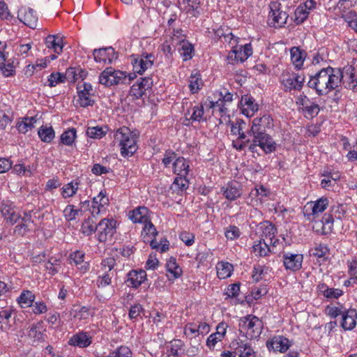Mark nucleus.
<instances>
[{
  "instance_id": "nucleus-27",
  "label": "nucleus",
  "mask_w": 357,
  "mask_h": 357,
  "mask_svg": "<svg viewBox=\"0 0 357 357\" xmlns=\"http://www.w3.org/2000/svg\"><path fill=\"white\" fill-rule=\"evenodd\" d=\"M190 171V161L183 156H178L173 164V173L177 176H188Z\"/></svg>"
},
{
  "instance_id": "nucleus-12",
  "label": "nucleus",
  "mask_w": 357,
  "mask_h": 357,
  "mask_svg": "<svg viewBox=\"0 0 357 357\" xmlns=\"http://www.w3.org/2000/svg\"><path fill=\"white\" fill-rule=\"evenodd\" d=\"M329 200L326 197H321L315 202L307 203L305 206L304 215L311 220L323 213L328 206Z\"/></svg>"
},
{
  "instance_id": "nucleus-34",
  "label": "nucleus",
  "mask_w": 357,
  "mask_h": 357,
  "mask_svg": "<svg viewBox=\"0 0 357 357\" xmlns=\"http://www.w3.org/2000/svg\"><path fill=\"white\" fill-rule=\"evenodd\" d=\"M291 61L295 68L301 70L303 66L306 52L298 47H293L290 50Z\"/></svg>"
},
{
  "instance_id": "nucleus-25",
  "label": "nucleus",
  "mask_w": 357,
  "mask_h": 357,
  "mask_svg": "<svg viewBox=\"0 0 357 357\" xmlns=\"http://www.w3.org/2000/svg\"><path fill=\"white\" fill-rule=\"evenodd\" d=\"M128 217L134 223L144 224L151 220L150 211L146 206H138L129 212Z\"/></svg>"
},
{
  "instance_id": "nucleus-64",
  "label": "nucleus",
  "mask_w": 357,
  "mask_h": 357,
  "mask_svg": "<svg viewBox=\"0 0 357 357\" xmlns=\"http://www.w3.org/2000/svg\"><path fill=\"white\" fill-rule=\"evenodd\" d=\"M27 335L29 337L33 339V342H38L43 338V333L35 325H33L29 328Z\"/></svg>"
},
{
  "instance_id": "nucleus-56",
  "label": "nucleus",
  "mask_w": 357,
  "mask_h": 357,
  "mask_svg": "<svg viewBox=\"0 0 357 357\" xmlns=\"http://www.w3.org/2000/svg\"><path fill=\"white\" fill-rule=\"evenodd\" d=\"M190 119L198 122L206 121L207 117L204 116V106L202 105H196L192 108Z\"/></svg>"
},
{
  "instance_id": "nucleus-51",
  "label": "nucleus",
  "mask_w": 357,
  "mask_h": 357,
  "mask_svg": "<svg viewBox=\"0 0 357 357\" xmlns=\"http://www.w3.org/2000/svg\"><path fill=\"white\" fill-rule=\"evenodd\" d=\"M188 176H177L172 185V188L174 190L178 192H183L189 187V181Z\"/></svg>"
},
{
  "instance_id": "nucleus-14",
  "label": "nucleus",
  "mask_w": 357,
  "mask_h": 357,
  "mask_svg": "<svg viewBox=\"0 0 357 357\" xmlns=\"http://www.w3.org/2000/svg\"><path fill=\"white\" fill-rule=\"evenodd\" d=\"M273 120L268 114H264L261 117L255 118L248 135L266 134V130L273 128Z\"/></svg>"
},
{
  "instance_id": "nucleus-31",
  "label": "nucleus",
  "mask_w": 357,
  "mask_h": 357,
  "mask_svg": "<svg viewBox=\"0 0 357 357\" xmlns=\"http://www.w3.org/2000/svg\"><path fill=\"white\" fill-rule=\"evenodd\" d=\"M235 350L238 357H257V353L251 343L245 340L237 341Z\"/></svg>"
},
{
  "instance_id": "nucleus-46",
  "label": "nucleus",
  "mask_w": 357,
  "mask_h": 357,
  "mask_svg": "<svg viewBox=\"0 0 357 357\" xmlns=\"http://www.w3.org/2000/svg\"><path fill=\"white\" fill-rule=\"evenodd\" d=\"M216 269L218 277L220 279H226L231 275L233 266L229 262L220 261L218 263Z\"/></svg>"
},
{
  "instance_id": "nucleus-7",
  "label": "nucleus",
  "mask_w": 357,
  "mask_h": 357,
  "mask_svg": "<svg viewBox=\"0 0 357 357\" xmlns=\"http://www.w3.org/2000/svg\"><path fill=\"white\" fill-rule=\"evenodd\" d=\"M109 203V200L105 190H102L97 196L93 197L91 205L89 201L81 202L80 205L81 208L90 206L91 214L93 217H96L106 213Z\"/></svg>"
},
{
  "instance_id": "nucleus-54",
  "label": "nucleus",
  "mask_w": 357,
  "mask_h": 357,
  "mask_svg": "<svg viewBox=\"0 0 357 357\" xmlns=\"http://www.w3.org/2000/svg\"><path fill=\"white\" fill-rule=\"evenodd\" d=\"M301 111L306 118L312 119L318 115L320 108L317 103L310 102V103H309L306 107L303 108Z\"/></svg>"
},
{
  "instance_id": "nucleus-60",
  "label": "nucleus",
  "mask_w": 357,
  "mask_h": 357,
  "mask_svg": "<svg viewBox=\"0 0 357 357\" xmlns=\"http://www.w3.org/2000/svg\"><path fill=\"white\" fill-rule=\"evenodd\" d=\"M309 11H306L299 5L294 11V22L296 24H301L308 17Z\"/></svg>"
},
{
  "instance_id": "nucleus-1",
  "label": "nucleus",
  "mask_w": 357,
  "mask_h": 357,
  "mask_svg": "<svg viewBox=\"0 0 357 357\" xmlns=\"http://www.w3.org/2000/svg\"><path fill=\"white\" fill-rule=\"evenodd\" d=\"M343 78L344 74L340 68L328 66L311 76L307 84L319 96H326L340 86Z\"/></svg>"
},
{
  "instance_id": "nucleus-8",
  "label": "nucleus",
  "mask_w": 357,
  "mask_h": 357,
  "mask_svg": "<svg viewBox=\"0 0 357 357\" xmlns=\"http://www.w3.org/2000/svg\"><path fill=\"white\" fill-rule=\"evenodd\" d=\"M155 60L153 53L142 52L141 54H132L130 62L135 73L142 75L146 70L152 68Z\"/></svg>"
},
{
  "instance_id": "nucleus-41",
  "label": "nucleus",
  "mask_w": 357,
  "mask_h": 357,
  "mask_svg": "<svg viewBox=\"0 0 357 357\" xmlns=\"http://www.w3.org/2000/svg\"><path fill=\"white\" fill-rule=\"evenodd\" d=\"M252 251L255 255L259 257H266L270 252H275V251L269 247V244L266 241L260 240L255 241L252 246Z\"/></svg>"
},
{
  "instance_id": "nucleus-26",
  "label": "nucleus",
  "mask_w": 357,
  "mask_h": 357,
  "mask_svg": "<svg viewBox=\"0 0 357 357\" xmlns=\"http://www.w3.org/2000/svg\"><path fill=\"white\" fill-rule=\"evenodd\" d=\"M220 96L222 99H219L216 102H210V107L213 109V113L218 112L221 117L227 114V108L224 106V103L230 102L233 100V94L229 92H225L223 94L220 93Z\"/></svg>"
},
{
  "instance_id": "nucleus-52",
  "label": "nucleus",
  "mask_w": 357,
  "mask_h": 357,
  "mask_svg": "<svg viewBox=\"0 0 357 357\" xmlns=\"http://www.w3.org/2000/svg\"><path fill=\"white\" fill-rule=\"evenodd\" d=\"M40 139L47 143H50L54 137V130L52 127L41 126L38 131Z\"/></svg>"
},
{
  "instance_id": "nucleus-10",
  "label": "nucleus",
  "mask_w": 357,
  "mask_h": 357,
  "mask_svg": "<svg viewBox=\"0 0 357 357\" xmlns=\"http://www.w3.org/2000/svg\"><path fill=\"white\" fill-rule=\"evenodd\" d=\"M304 82V75L298 73L285 71L280 76V82L286 91H299L302 89Z\"/></svg>"
},
{
  "instance_id": "nucleus-42",
  "label": "nucleus",
  "mask_w": 357,
  "mask_h": 357,
  "mask_svg": "<svg viewBox=\"0 0 357 357\" xmlns=\"http://www.w3.org/2000/svg\"><path fill=\"white\" fill-rule=\"evenodd\" d=\"M321 176L325 177L321 181V186L327 188L332 185V181H337L340 179L341 174L338 171L324 170Z\"/></svg>"
},
{
  "instance_id": "nucleus-48",
  "label": "nucleus",
  "mask_w": 357,
  "mask_h": 357,
  "mask_svg": "<svg viewBox=\"0 0 357 357\" xmlns=\"http://www.w3.org/2000/svg\"><path fill=\"white\" fill-rule=\"evenodd\" d=\"M35 299V295L29 290H24L17 298V301L21 307L31 306Z\"/></svg>"
},
{
  "instance_id": "nucleus-28",
  "label": "nucleus",
  "mask_w": 357,
  "mask_h": 357,
  "mask_svg": "<svg viewBox=\"0 0 357 357\" xmlns=\"http://www.w3.org/2000/svg\"><path fill=\"white\" fill-rule=\"evenodd\" d=\"M291 346L289 339L284 336L278 335L273 337L270 342H267L268 348L271 347L275 351L284 353Z\"/></svg>"
},
{
  "instance_id": "nucleus-21",
  "label": "nucleus",
  "mask_w": 357,
  "mask_h": 357,
  "mask_svg": "<svg viewBox=\"0 0 357 357\" xmlns=\"http://www.w3.org/2000/svg\"><path fill=\"white\" fill-rule=\"evenodd\" d=\"M220 193L229 201H234L242 195V189L236 181H231L222 186Z\"/></svg>"
},
{
  "instance_id": "nucleus-30",
  "label": "nucleus",
  "mask_w": 357,
  "mask_h": 357,
  "mask_svg": "<svg viewBox=\"0 0 357 357\" xmlns=\"http://www.w3.org/2000/svg\"><path fill=\"white\" fill-rule=\"evenodd\" d=\"M242 113L248 117L252 116L258 110V105L255 102V99L249 95L242 96L241 100Z\"/></svg>"
},
{
  "instance_id": "nucleus-18",
  "label": "nucleus",
  "mask_w": 357,
  "mask_h": 357,
  "mask_svg": "<svg viewBox=\"0 0 357 357\" xmlns=\"http://www.w3.org/2000/svg\"><path fill=\"white\" fill-rule=\"evenodd\" d=\"M69 264L75 266L81 273H85L89 270V263L85 260V253L81 250H76L70 254Z\"/></svg>"
},
{
  "instance_id": "nucleus-24",
  "label": "nucleus",
  "mask_w": 357,
  "mask_h": 357,
  "mask_svg": "<svg viewBox=\"0 0 357 357\" xmlns=\"http://www.w3.org/2000/svg\"><path fill=\"white\" fill-rule=\"evenodd\" d=\"M31 211H25L24 216L21 217L17 222V225L14 229V233L16 235L24 236L31 230L33 221L31 218Z\"/></svg>"
},
{
  "instance_id": "nucleus-35",
  "label": "nucleus",
  "mask_w": 357,
  "mask_h": 357,
  "mask_svg": "<svg viewBox=\"0 0 357 357\" xmlns=\"http://www.w3.org/2000/svg\"><path fill=\"white\" fill-rule=\"evenodd\" d=\"M167 276L169 280L174 281L182 275V270L174 257H170L166 264Z\"/></svg>"
},
{
  "instance_id": "nucleus-19",
  "label": "nucleus",
  "mask_w": 357,
  "mask_h": 357,
  "mask_svg": "<svg viewBox=\"0 0 357 357\" xmlns=\"http://www.w3.org/2000/svg\"><path fill=\"white\" fill-rule=\"evenodd\" d=\"M17 17L20 22L29 28H36L38 17L33 9L28 7H22L18 11Z\"/></svg>"
},
{
  "instance_id": "nucleus-15",
  "label": "nucleus",
  "mask_w": 357,
  "mask_h": 357,
  "mask_svg": "<svg viewBox=\"0 0 357 357\" xmlns=\"http://www.w3.org/2000/svg\"><path fill=\"white\" fill-rule=\"evenodd\" d=\"M271 11L268 15V24L275 28H280L286 24L288 15L278 8L277 3L270 5Z\"/></svg>"
},
{
  "instance_id": "nucleus-63",
  "label": "nucleus",
  "mask_w": 357,
  "mask_h": 357,
  "mask_svg": "<svg viewBox=\"0 0 357 357\" xmlns=\"http://www.w3.org/2000/svg\"><path fill=\"white\" fill-rule=\"evenodd\" d=\"M88 137L93 139H100L106 135V132L102 127H89L86 130Z\"/></svg>"
},
{
  "instance_id": "nucleus-43",
  "label": "nucleus",
  "mask_w": 357,
  "mask_h": 357,
  "mask_svg": "<svg viewBox=\"0 0 357 357\" xmlns=\"http://www.w3.org/2000/svg\"><path fill=\"white\" fill-rule=\"evenodd\" d=\"M87 72L81 68H69L66 71V79L70 82L84 80L87 76Z\"/></svg>"
},
{
  "instance_id": "nucleus-53",
  "label": "nucleus",
  "mask_w": 357,
  "mask_h": 357,
  "mask_svg": "<svg viewBox=\"0 0 357 357\" xmlns=\"http://www.w3.org/2000/svg\"><path fill=\"white\" fill-rule=\"evenodd\" d=\"M77 131L75 128H69L64 131L61 135V142L66 146H71L75 142L77 137Z\"/></svg>"
},
{
  "instance_id": "nucleus-33",
  "label": "nucleus",
  "mask_w": 357,
  "mask_h": 357,
  "mask_svg": "<svg viewBox=\"0 0 357 357\" xmlns=\"http://www.w3.org/2000/svg\"><path fill=\"white\" fill-rule=\"evenodd\" d=\"M317 291L327 299H337L343 295V291L342 289L330 288L324 283L318 284Z\"/></svg>"
},
{
  "instance_id": "nucleus-32",
  "label": "nucleus",
  "mask_w": 357,
  "mask_h": 357,
  "mask_svg": "<svg viewBox=\"0 0 357 357\" xmlns=\"http://www.w3.org/2000/svg\"><path fill=\"white\" fill-rule=\"evenodd\" d=\"M357 312L354 309H350L342 313V327L345 331L352 330L356 325Z\"/></svg>"
},
{
  "instance_id": "nucleus-50",
  "label": "nucleus",
  "mask_w": 357,
  "mask_h": 357,
  "mask_svg": "<svg viewBox=\"0 0 357 357\" xmlns=\"http://www.w3.org/2000/svg\"><path fill=\"white\" fill-rule=\"evenodd\" d=\"M13 310L11 308H6L0 310V329L7 331L10 327V319Z\"/></svg>"
},
{
  "instance_id": "nucleus-59",
  "label": "nucleus",
  "mask_w": 357,
  "mask_h": 357,
  "mask_svg": "<svg viewBox=\"0 0 357 357\" xmlns=\"http://www.w3.org/2000/svg\"><path fill=\"white\" fill-rule=\"evenodd\" d=\"M312 255L318 259H326L329 254V249L324 244H319L312 250Z\"/></svg>"
},
{
  "instance_id": "nucleus-17",
  "label": "nucleus",
  "mask_w": 357,
  "mask_h": 357,
  "mask_svg": "<svg viewBox=\"0 0 357 357\" xmlns=\"http://www.w3.org/2000/svg\"><path fill=\"white\" fill-rule=\"evenodd\" d=\"M93 58L96 62L110 64L116 60L118 55L112 47L96 49L93 52Z\"/></svg>"
},
{
  "instance_id": "nucleus-44",
  "label": "nucleus",
  "mask_w": 357,
  "mask_h": 357,
  "mask_svg": "<svg viewBox=\"0 0 357 357\" xmlns=\"http://www.w3.org/2000/svg\"><path fill=\"white\" fill-rule=\"evenodd\" d=\"M178 52L183 61H188L192 58L194 54V47L187 40H183L179 43Z\"/></svg>"
},
{
  "instance_id": "nucleus-23",
  "label": "nucleus",
  "mask_w": 357,
  "mask_h": 357,
  "mask_svg": "<svg viewBox=\"0 0 357 357\" xmlns=\"http://www.w3.org/2000/svg\"><path fill=\"white\" fill-rule=\"evenodd\" d=\"M146 276V271L142 269L132 270L128 273L126 282L128 287L137 289L145 281Z\"/></svg>"
},
{
  "instance_id": "nucleus-13",
  "label": "nucleus",
  "mask_w": 357,
  "mask_h": 357,
  "mask_svg": "<svg viewBox=\"0 0 357 357\" xmlns=\"http://www.w3.org/2000/svg\"><path fill=\"white\" fill-rule=\"evenodd\" d=\"M77 104L82 107L92 106L95 100L92 99L93 96L92 86L90 83L83 82L77 85Z\"/></svg>"
},
{
  "instance_id": "nucleus-22",
  "label": "nucleus",
  "mask_w": 357,
  "mask_h": 357,
  "mask_svg": "<svg viewBox=\"0 0 357 357\" xmlns=\"http://www.w3.org/2000/svg\"><path fill=\"white\" fill-rule=\"evenodd\" d=\"M178 4L179 9L182 12L191 17H197L200 14L199 0H178Z\"/></svg>"
},
{
  "instance_id": "nucleus-37",
  "label": "nucleus",
  "mask_w": 357,
  "mask_h": 357,
  "mask_svg": "<svg viewBox=\"0 0 357 357\" xmlns=\"http://www.w3.org/2000/svg\"><path fill=\"white\" fill-rule=\"evenodd\" d=\"M80 185L79 179L73 180L70 182L64 184L60 189L61 195L63 199L71 198L75 196Z\"/></svg>"
},
{
  "instance_id": "nucleus-11",
  "label": "nucleus",
  "mask_w": 357,
  "mask_h": 357,
  "mask_svg": "<svg viewBox=\"0 0 357 357\" xmlns=\"http://www.w3.org/2000/svg\"><path fill=\"white\" fill-rule=\"evenodd\" d=\"M116 232V221L112 219H102L97 225L96 236L100 242H105Z\"/></svg>"
},
{
  "instance_id": "nucleus-9",
  "label": "nucleus",
  "mask_w": 357,
  "mask_h": 357,
  "mask_svg": "<svg viewBox=\"0 0 357 357\" xmlns=\"http://www.w3.org/2000/svg\"><path fill=\"white\" fill-rule=\"evenodd\" d=\"M253 53L251 43L244 45L232 46V50L229 52L227 60L228 63L234 64L238 62L246 61Z\"/></svg>"
},
{
  "instance_id": "nucleus-49",
  "label": "nucleus",
  "mask_w": 357,
  "mask_h": 357,
  "mask_svg": "<svg viewBox=\"0 0 357 357\" xmlns=\"http://www.w3.org/2000/svg\"><path fill=\"white\" fill-rule=\"evenodd\" d=\"M93 218L94 217L91 215L84 220L81 227V231L83 234L91 236L96 232L98 224L96 223Z\"/></svg>"
},
{
  "instance_id": "nucleus-55",
  "label": "nucleus",
  "mask_w": 357,
  "mask_h": 357,
  "mask_svg": "<svg viewBox=\"0 0 357 357\" xmlns=\"http://www.w3.org/2000/svg\"><path fill=\"white\" fill-rule=\"evenodd\" d=\"M66 80L65 74L59 72L51 73L47 78L48 86L50 87L56 86L60 83H64Z\"/></svg>"
},
{
  "instance_id": "nucleus-38",
  "label": "nucleus",
  "mask_w": 357,
  "mask_h": 357,
  "mask_svg": "<svg viewBox=\"0 0 357 357\" xmlns=\"http://www.w3.org/2000/svg\"><path fill=\"white\" fill-rule=\"evenodd\" d=\"M91 343V338L86 333L81 332L73 335L68 340V344L71 346L79 347L81 348L87 347Z\"/></svg>"
},
{
  "instance_id": "nucleus-29",
  "label": "nucleus",
  "mask_w": 357,
  "mask_h": 357,
  "mask_svg": "<svg viewBox=\"0 0 357 357\" xmlns=\"http://www.w3.org/2000/svg\"><path fill=\"white\" fill-rule=\"evenodd\" d=\"M1 213L7 223L10 225L16 224L20 219V214L16 208L10 204H3L1 208Z\"/></svg>"
},
{
  "instance_id": "nucleus-58",
  "label": "nucleus",
  "mask_w": 357,
  "mask_h": 357,
  "mask_svg": "<svg viewBox=\"0 0 357 357\" xmlns=\"http://www.w3.org/2000/svg\"><path fill=\"white\" fill-rule=\"evenodd\" d=\"M13 119V114L10 110L0 109V130H5Z\"/></svg>"
},
{
  "instance_id": "nucleus-3",
  "label": "nucleus",
  "mask_w": 357,
  "mask_h": 357,
  "mask_svg": "<svg viewBox=\"0 0 357 357\" xmlns=\"http://www.w3.org/2000/svg\"><path fill=\"white\" fill-rule=\"evenodd\" d=\"M136 77L135 73L127 75L126 72L117 70L109 67L105 68L99 76V82L105 86H111L121 84H130Z\"/></svg>"
},
{
  "instance_id": "nucleus-5",
  "label": "nucleus",
  "mask_w": 357,
  "mask_h": 357,
  "mask_svg": "<svg viewBox=\"0 0 357 357\" xmlns=\"http://www.w3.org/2000/svg\"><path fill=\"white\" fill-rule=\"evenodd\" d=\"M114 266L115 260L114 258L109 257L102 261L97 273L96 286L98 288H105L112 284V280L116 275Z\"/></svg>"
},
{
  "instance_id": "nucleus-61",
  "label": "nucleus",
  "mask_w": 357,
  "mask_h": 357,
  "mask_svg": "<svg viewBox=\"0 0 357 357\" xmlns=\"http://www.w3.org/2000/svg\"><path fill=\"white\" fill-rule=\"evenodd\" d=\"M80 209H75V206L72 204H68L63 211V215L67 221H73L76 219Z\"/></svg>"
},
{
  "instance_id": "nucleus-39",
  "label": "nucleus",
  "mask_w": 357,
  "mask_h": 357,
  "mask_svg": "<svg viewBox=\"0 0 357 357\" xmlns=\"http://www.w3.org/2000/svg\"><path fill=\"white\" fill-rule=\"evenodd\" d=\"M47 47L53 50L54 53L59 54L63 48V38L60 36L49 35L45 39Z\"/></svg>"
},
{
  "instance_id": "nucleus-45",
  "label": "nucleus",
  "mask_w": 357,
  "mask_h": 357,
  "mask_svg": "<svg viewBox=\"0 0 357 357\" xmlns=\"http://www.w3.org/2000/svg\"><path fill=\"white\" fill-rule=\"evenodd\" d=\"M37 119L34 116L24 117L17 123V128L21 133L25 134L35 127Z\"/></svg>"
},
{
  "instance_id": "nucleus-47",
  "label": "nucleus",
  "mask_w": 357,
  "mask_h": 357,
  "mask_svg": "<svg viewBox=\"0 0 357 357\" xmlns=\"http://www.w3.org/2000/svg\"><path fill=\"white\" fill-rule=\"evenodd\" d=\"M203 85L201 75L195 71L192 72L189 77V89L192 93L198 92Z\"/></svg>"
},
{
  "instance_id": "nucleus-62",
  "label": "nucleus",
  "mask_w": 357,
  "mask_h": 357,
  "mask_svg": "<svg viewBox=\"0 0 357 357\" xmlns=\"http://www.w3.org/2000/svg\"><path fill=\"white\" fill-rule=\"evenodd\" d=\"M225 236L227 240L234 241L240 237L241 231L236 226L229 225L225 228Z\"/></svg>"
},
{
  "instance_id": "nucleus-2",
  "label": "nucleus",
  "mask_w": 357,
  "mask_h": 357,
  "mask_svg": "<svg viewBox=\"0 0 357 357\" xmlns=\"http://www.w3.org/2000/svg\"><path fill=\"white\" fill-rule=\"evenodd\" d=\"M138 135L128 127L119 128L114 134V142L120 147L121 155L126 157L132 156L137 150Z\"/></svg>"
},
{
  "instance_id": "nucleus-20",
  "label": "nucleus",
  "mask_w": 357,
  "mask_h": 357,
  "mask_svg": "<svg viewBox=\"0 0 357 357\" xmlns=\"http://www.w3.org/2000/svg\"><path fill=\"white\" fill-rule=\"evenodd\" d=\"M303 256L301 254L284 252L282 255L283 264L287 270L296 271L301 268Z\"/></svg>"
},
{
  "instance_id": "nucleus-36",
  "label": "nucleus",
  "mask_w": 357,
  "mask_h": 357,
  "mask_svg": "<svg viewBox=\"0 0 357 357\" xmlns=\"http://www.w3.org/2000/svg\"><path fill=\"white\" fill-rule=\"evenodd\" d=\"M157 234L158 231L151 220L144 224L141 236L144 243L151 245V241L155 240V238Z\"/></svg>"
},
{
  "instance_id": "nucleus-4",
  "label": "nucleus",
  "mask_w": 357,
  "mask_h": 357,
  "mask_svg": "<svg viewBox=\"0 0 357 357\" xmlns=\"http://www.w3.org/2000/svg\"><path fill=\"white\" fill-rule=\"evenodd\" d=\"M239 331L250 339L258 338L263 330V323L257 317L248 314L241 317L238 321Z\"/></svg>"
},
{
  "instance_id": "nucleus-16",
  "label": "nucleus",
  "mask_w": 357,
  "mask_h": 357,
  "mask_svg": "<svg viewBox=\"0 0 357 357\" xmlns=\"http://www.w3.org/2000/svg\"><path fill=\"white\" fill-rule=\"evenodd\" d=\"M152 86V78L149 77H142L131 86L129 94L132 98H141L147 90L151 89Z\"/></svg>"
},
{
  "instance_id": "nucleus-40",
  "label": "nucleus",
  "mask_w": 357,
  "mask_h": 357,
  "mask_svg": "<svg viewBox=\"0 0 357 357\" xmlns=\"http://www.w3.org/2000/svg\"><path fill=\"white\" fill-rule=\"evenodd\" d=\"M258 229L260 231L261 239L263 241H268L271 238H273L277 232L275 227L268 221L261 222Z\"/></svg>"
},
{
  "instance_id": "nucleus-57",
  "label": "nucleus",
  "mask_w": 357,
  "mask_h": 357,
  "mask_svg": "<svg viewBox=\"0 0 357 357\" xmlns=\"http://www.w3.org/2000/svg\"><path fill=\"white\" fill-rule=\"evenodd\" d=\"M178 155L172 150H167L164 153L163 158L162 159V164L164 165L165 168H169L170 167H173V164H174L175 160L178 158Z\"/></svg>"
},
{
  "instance_id": "nucleus-6",
  "label": "nucleus",
  "mask_w": 357,
  "mask_h": 357,
  "mask_svg": "<svg viewBox=\"0 0 357 357\" xmlns=\"http://www.w3.org/2000/svg\"><path fill=\"white\" fill-rule=\"evenodd\" d=\"M252 139L249 146V151L252 153L257 152V148L259 146L266 154L274 152L276 149V143L273 137L266 134L250 135Z\"/></svg>"
}]
</instances>
